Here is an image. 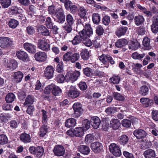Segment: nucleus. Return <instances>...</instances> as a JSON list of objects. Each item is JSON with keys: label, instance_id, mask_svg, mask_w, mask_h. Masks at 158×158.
I'll return each instance as SVG.
<instances>
[{"label": "nucleus", "instance_id": "obj_21", "mask_svg": "<svg viewBox=\"0 0 158 158\" xmlns=\"http://www.w3.org/2000/svg\"><path fill=\"white\" fill-rule=\"evenodd\" d=\"M127 27H122L118 28L115 32L116 35L118 37L125 35L127 30Z\"/></svg>", "mask_w": 158, "mask_h": 158}, {"label": "nucleus", "instance_id": "obj_3", "mask_svg": "<svg viewBox=\"0 0 158 158\" xmlns=\"http://www.w3.org/2000/svg\"><path fill=\"white\" fill-rule=\"evenodd\" d=\"M80 75L79 71H75L74 72H68L65 76V80L67 81L73 82L76 81Z\"/></svg>", "mask_w": 158, "mask_h": 158}, {"label": "nucleus", "instance_id": "obj_48", "mask_svg": "<svg viewBox=\"0 0 158 158\" xmlns=\"http://www.w3.org/2000/svg\"><path fill=\"white\" fill-rule=\"evenodd\" d=\"M47 126L44 125L42 126L40 128L39 135L40 137H43L47 132Z\"/></svg>", "mask_w": 158, "mask_h": 158}, {"label": "nucleus", "instance_id": "obj_58", "mask_svg": "<svg viewBox=\"0 0 158 158\" xmlns=\"http://www.w3.org/2000/svg\"><path fill=\"white\" fill-rule=\"evenodd\" d=\"M65 79V77H64V75L61 74L58 75L56 77V81L59 83H63Z\"/></svg>", "mask_w": 158, "mask_h": 158}, {"label": "nucleus", "instance_id": "obj_29", "mask_svg": "<svg viewBox=\"0 0 158 158\" xmlns=\"http://www.w3.org/2000/svg\"><path fill=\"white\" fill-rule=\"evenodd\" d=\"M128 44L127 40L125 39H121L117 40L115 44V46L118 48H122L126 46Z\"/></svg>", "mask_w": 158, "mask_h": 158}, {"label": "nucleus", "instance_id": "obj_19", "mask_svg": "<svg viewBox=\"0 0 158 158\" xmlns=\"http://www.w3.org/2000/svg\"><path fill=\"white\" fill-rule=\"evenodd\" d=\"M6 65L7 67L10 69H14L17 67V63L16 61L13 59L7 60Z\"/></svg>", "mask_w": 158, "mask_h": 158}, {"label": "nucleus", "instance_id": "obj_23", "mask_svg": "<svg viewBox=\"0 0 158 158\" xmlns=\"http://www.w3.org/2000/svg\"><path fill=\"white\" fill-rule=\"evenodd\" d=\"M143 155L145 158H153L156 156V153L154 150L149 149L144 151Z\"/></svg>", "mask_w": 158, "mask_h": 158}, {"label": "nucleus", "instance_id": "obj_57", "mask_svg": "<svg viewBox=\"0 0 158 158\" xmlns=\"http://www.w3.org/2000/svg\"><path fill=\"white\" fill-rule=\"evenodd\" d=\"M71 52H68L63 56V59L64 61L68 62L71 60Z\"/></svg>", "mask_w": 158, "mask_h": 158}, {"label": "nucleus", "instance_id": "obj_30", "mask_svg": "<svg viewBox=\"0 0 158 158\" xmlns=\"http://www.w3.org/2000/svg\"><path fill=\"white\" fill-rule=\"evenodd\" d=\"M76 124V120L74 118L68 119L65 122V126L68 127H74Z\"/></svg>", "mask_w": 158, "mask_h": 158}, {"label": "nucleus", "instance_id": "obj_7", "mask_svg": "<svg viewBox=\"0 0 158 158\" xmlns=\"http://www.w3.org/2000/svg\"><path fill=\"white\" fill-rule=\"evenodd\" d=\"M110 152L116 156H120L121 152L119 147L115 143H112L109 146Z\"/></svg>", "mask_w": 158, "mask_h": 158}, {"label": "nucleus", "instance_id": "obj_31", "mask_svg": "<svg viewBox=\"0 0 158 158\" xmlns=\"http://www.w3.org/2000/svg\"><path fill=\"white\" fill-rule=\"evenodd\" d=\"M44 149L43 147L39 146L36 147V151L34 155L37 157L40 158L43 154Z\"/></svg>", "mask_w": 158, "mask_h": 158}, {"label": "nucleus", "instance_id": "obj_45", "mask_svg": "<svg viewBox=\"0 0 158 158\" xmlns=\"http://www.w3.org/2000/svg\"><path fill=\"white\" fill-rule=\"evenodd\" d=\"M128 137L125 135H123L120 137L119 141L123 145L125 144L128 141Z\"/></svg>", "mask_w": 158, "mask_h": 158}, {"label": "nucleus", "instance_id": "obj_32", "mask_svg": "<svg viewBox=\"0 0 158 158\" xmlns=\"http://www.w3.org/2000/svg\"><path fill=\"white\" fill-rule=\"evenodd\" d=\"M15 98L14 94L10 93H8L5 97V100L8 103H10L14 101Z\"/></svg>", "mask_w": 158, "mask_h": 158}, {"label": "nucleus", "instance_id": "obj_41", "mask_svg": "<svg viewBox=\"0 0 158 158\" xmlns=\"http://www.w3.org/2000/svg\"><path fill=\"white\" fill-rule=\"evenodd\" d=\"M148 87L145 85L142 86L140 88L139 94L143 96H145L147 95L148 92Z\"/></svg>", "mask_w": 158, "mask_h": 158}, {"label": "nucleus", "instance_id": "obj_22", "mask_svg": "<svg viewBox=\"0 0 158 158\" xmlns=\"http://www.w3.org/2000/svg\"><path fill=\"white\" fill-rule=\"evenodd\" d=\"M78 150L81 153L85 155H88L90 152V149L89 147L84 145H81L79 146Z\"/></svg>", "mask_w": 158, "mask_h": 158}, {"label": "nucleus", "instance_id": "obj_60", "mask_svg": "<svg viewBox=\"0 0 158 158\" xmlns=\"http://www.w3.org/2000/svg\"><path fill=\"white\" fill-rule=\"evenodd\" d=\"M81 38L82 39L83 42L85 45L87 47L91 46L92 45V42L88 38Z\"/></svg>", "mask_w": 158, "mask_h": 158}, {"label": "nucleus", "instance_id": "obj_10", "mask_svg": "<svg viewBox=\"0 0 158 158\" xmlns=\"http://www.w3.org/2000/svg\"><path fill=\"white\" fill-rule=\"evenodd\" d=\"M73 108L74 111V115L75 117H78L80 116L82 111L81 105L79 103H75L73 106Z\"/></svg>", "mask_w": 158, "mask_h": 158}, {"label": "nucleus", "instance_id": "obj_64", "mask_svg": "<svg viewBox=\"0 0 158 158\" xmlns=\"http://www.w3.org/2000/svg\"><path fill=\"white\" fill-rule=\"evenodd\" d=\"M152 114V118L155 121H158V111L156 110H153Z\"/></svg>", "mask_w": 158, "mask_h": 158}, {"label": "nucleus", "instance_id": "obj_56", "mask_svg": "<svg viewBox=\"0 0 158 158\" xmlns=\"http://www.w3.org/2000/svg\"><path fill=\"white\" fill-rule=\"evenodd\" d=\"M83 127L85 128V130H87L89 129L90 127V123L89 121L85 119L82 121Z\"/></svg>", "mask_w": 158, "mask_h": 158}, {"label": "nucleus", "instance_id": "obj_28", "mask_svg": "<svg viewBox=\"0 0 158 158\" xmlns=\"http://www.w3.org/2000/svg\"><path fill=\"white\" fill-rule=\"evenodd\" d=\"M144 20L143 17L141 15L135 16L134 18L135 24L138 26L142 25L144 22Z\"/></svg>", "mask_w": 158, "mask_h": 158}, {"label": "nucleus", "instance_id": "obj_27", "mask_svg": "<svg viewBox=\"0 0 158 158\" xmlns=\"http://www.w3.org/2000/svg\"><path fill=\"white\" fill-rule=\"evenodd\" d=\"M120 123L117 119H112L110 122V126L113 129L116 130L119 127Z\"/></svg>", "mask_w": 158, "mask_h": 158}, {"label": "nucleus", "instance_id": "obj_17", "mask_svg": "<svg viewBox=\"0 0 158 158\" xmlns=\"http://www.w3.org/2000/svg\"><path fill=\"white\" fill-rule=\"evenodd\" d=\"M134 136L138 139H142L144 138L146 135V132L142 129L135 130L133 133Z\"/></svg>", "mask_w": 158, "mask_h": 158}, {"label": "nucleus", "instance_id": "obj_43", "mask_svg": "<svg viewBox=\"0 0 158 158\" xmlns=\"http://www.w3.org/2000/svg\"><path fill=\"white\" fill-rule=\"evenodd\" d=\"M35 99L33 96L31 95H28L25 99L24 104L25 105L32 104L33 103Z\"/></svg>", "mask_w": 158, "mask_h": 158}, {"label": "nucleus", "instance_id": "obj_4", "mask_svg": "<svg viewBox=\"0 0 158 158\" xmlns=\"http://www.w3.org/2000/svg\"><path fill=\"white\" fill-rule=\"evenodd\" d=\"M12 41L10 38L5 37H0V47L3 48H8L12 45Z\"/></svg>", "mask_w": 158, "mask_h": 158}, {"label": "nucleus", "instance_id": "obj_2", "mask_svg": "<svg viewBox=\"0 0 158 158\" xmlns=\"http://www.w3.org/2000/svg\"><path fill=\"white\" fill-rule=\"evenodd\" d=\"M92 29L89 24H86L85 28L79 33L81 38H89L93 35Z\"/></svg>", "mask_w": 158, "mask_h": 158}, {"label": "nucleus", "instance_id": "obj_46", "mask_svg": "<svg viewBox=\"0 0 158 158\" xmlns=\"http://www.w3.org/2000/svg\"><path fill=\"white\" fill-rule=\"evenodd\" d=\"M94 136L91 134L87 135L85 137V142L86 143H88L94 141Z\"/></svg>", "mask_w": 158, "mask_h": 158}, {"label": "nucleus", "instance_id": "obj_11", "mask_svg": "<svg viewBox=\"0 0 158 158\" xmlns=\"http://www.w3.org/2000/svg\"><path fill=\"white\" fill-rule=\"evenodd\" d=\"M16 55L20 60L25 62L29 61V58L28 54L25 52L19 51L16 52Z\"/></svg>", "mask_w": 158, "mask_h": 158}, {"label": "nucleus", "instance_id": "obj_1", "mask_svg": "<svg viewBox=\"0 0 158 158\" xmlns=\"http://www.w3.org/2000/svg\"><path fill=\"white\" fill-rule=\"evenodd\" d=\"M84 129L82 127H77L75 129H70L66 132L67 135L71 137H81L84 134Z\"/></svg>", "mask_w": 158, "mask_h": 158}, {"label": "nucleus", "instance_id": "obj_33", "mask_svg": "<svg viewBox=\"0 0 158 158\" xmlns=\"http://www.w3.org/2000/svg\"><path fill=\"white\" fill-rule=\"evenodd\" d=\"M72 25L65 23L63 26L64 32L66 34L71 33L72 31Z\"/></svg>", "mask_w": 158, "mask_h": 158}, {"label": "nucleus", "instance_id": "obj_15", "mask_svg": "<svg viewBox=\"0 0 158 158\" xmlns=\"http://www.w3.org/2000/svg\"><path fill=\"white\" fill-rule=\"evenodd\" d=\"M14 81L16 83L20 82L23 77V74L20 71L14 73L12 75Z\"/></svg>", "mask_w": 158, "mask_h": 158}, {"label": "nucleus", "instance_id": "obj_44", "mask_svg": "<svg viewBox=\"0 0 158 158\" xmlns=\"http://www.w3.org/2000/svg\"><path fill=\"white\" fill-rule=\"evenodd\" d=\"M80 58V55L79 53H74L73 54L71 52L70 61L74 63L78 60Z\"/></svg>", "mask_w": 158, "mask_h": 158}, {"label": "nucleus", "instance_id": "obj_13", "mask_svg": "<svg viewBox=\"0 0 158 158\" xmlns=\"http://www.w3.org/2000/svg\"><path fill=\"white\" fill-rule=\"evenodd\" d=\"M54 152L55 154L58 156H62L64 153L65 150L63 146L57 145L54 149Z\"/></svg>", "mask_w": 158, "mask_h": 158}, {"label": "nucleus", "instance_id": "obj_36", "mask_svg": "<svg viewBox=\"0 0 158 158\" xmlns=\"http://www.w3.org/2000/svg\"><path fill=\"white\" fill-rule=\"evenodd\" d=\"M109 55L103 54L102 55L99 56L98 58L101 62L104 64L108 63V60Z\"/></svg>", "mask_w": 158, "mask_h": 158}, {"label": "nucleus", "instance_id": "obj_42", "mask_svg": "<svg viewBox=\"0 0 158 158\" xmlns=\"http://www.w3.org/2000/svg\"><path fill=\"white\" fill-rule=\"evenodd\" d=\"M0 3L2 7L6 8L10 5L11 0H0Z\"/></svg>", "mask_w": 158, "mask_h": 158}, {"label": "nucleus", "instance_id": "obj_35", "mask_svg": "<svg viewBox=\"0 0 158 158\" xmlns=\"http://www.w3.org/2000/svg\"><path fill=\"white\" fill-rule=\"evenodd\" d=\"M81 55L83 60H86L89 59V52L86 49H85L82 50L81 53Z\"/></svg>", "mask_w": 158, "mask_h": 158}, {"label": "nucleus", "instance_id": "obj_9", "mask_svg": "<svg viewBox=\"0 0 158 158\" xmlns=\"http://www.w3.org/2000/svg\"><path fill=\"white\" fill-rule=\"evenodd\" d=\"M102 144L98 142H95L91 144V148L95 153H98L101 152L103 149Z\"/></svg>", "mask_w": 158, "mask_h": 158}, {"label": "nucleus", "instance_id": "obj_55", "mask_svg": "<svg viewBox=\"0 0 158 158\" xmlns=\"http://www.w3.org/2000/svg\"><path fill=\"white\" fill-rule=\"evenodd\" d=\"M92 70L90 68L87 67L83 69V71L85 75L87 77H91L92 75Z\"/></svg>", "mask_w": 158, "mask_h": 158}, {"label": "nucleus", "instance_id": "obj_24", "mask_svg": "<svg viewBox=\"0 0 158 158\" xmlns=\"http://www.w3.org/2000/svg\"><path fill=\"white\" fill-rule=\"evenodd\" d=\"M51 89L52 93L55 96L59 95L61 93V89L57 86H56L54 84H52L50 85V89Z\"/></svg>", "mask_w": 158, "mask_h": 158}, {"label": "nucleus", "instance_id": "obj_52", "mask_svg": "<svg viewBox=\"0 0 158 158\" xmlns=\"http://www.w3.org/2000/svg\"><path fill=\"white\" fill-rule=\"evenodd\" d=\"M86 11V9L83 7H80L78 10V14L81 18H84L85 15Z\"/></svg>", "mask_w": 158, "mask_h": 158}, {"label": "nucleus", "instance_id": "obj_61", "mask_svg": "<svg viewBox=\"0 0 158 158\" xmlns=\"http://www.w3.org/2000/svg\"><path fill=\"white\" fill-rule=\"evenodd\" d=\"M104 29L102 27L101 25L98 26L96 28V33L98 35H101L104 33Z\"/></svg>", "mask_w": 158, "mask_h": 158}, {"label": "nucleus", "instance_id": "obj_18", "mask_svg": "<svg viewBox=\"0 0 158 158\" xmlns=\"http://www.w3.org/2000/svg\"><path fill=\"white\" fill-rule=\"evenodd\" d=\"M91 125L94 129H97L99 127L101 120L97 117L94 116L91 118Z\"/></svg>", "mask_w": 158, "mask_h": 158}, {"label": "nucleus", "instance_id": "obj_6", "mask_svg": "<svg viewBox=\"0 0 158 158\" xmlns=\"http://www.w3.org/2000/svg\"><path fill=\"white\" fill-rule=\"evenodd\" d=\"M38 46L41 49L45 51H48L49 45L47 43V41L45 38L40 39L38 40Z\"/></svg>", "mask_w": 158, "mask_h": 158}, {"label": "nucleus", "instance_id": "obj_47", "mask_svg": "<svg viewBox=\"0 0 158 158\" xmlns=\"http://www.w3.org/2000/svg\"><path fill=\"white\" fill-rule=\"evenodd\" d=\"M150 40L148 37H145L143 41V46L146 47V49H150Z\"/></svg>", "mask_w": 158, "mask_h": 158}, {"label": "nucleus", "instance_id": "obj_51", "mask_svg": "<svg viewBox=\"0 0 158 158\" xmlns=\"http://www.w3.org/2000/svg\"><path fill=\"white\" fill-rule=\"evenodd\" d=\"M82 40V39L80 35H76L74 37L72 41V43L74 45H76L80 43Z\"/></svg>", "mask_w": 158, "mask_h": 158}, {"label": "nucleus", "instance_id": "obj_12", "mask_svg": "<svg viewBox=\"0 0 158 158\" xmlns=\"http://www.w3.org/2000/svg\"><path fill=\"white\" fill-rule=\"evenodd\" d=\"M35 57L36 60L42 62L46 60L47 57L45 52H39L35 54Z\"/></svg>", "mask_w": 158, "mask_h": 158}, {"label": "nucleus", "instance_id": "obj_53", "mask_svg": "<svg viewBox=\"0 0 158 158\" xmlns=\"http://www.w3.org/2000/svg\"><path fill=\"white\" fill-rule=\"evenodd\" d=\"M7 138L4 134L0 135V144L3 145L7 143Z\"/></svg>", "mask_w": 158, "mask_h": 158}, {"label": "nucleus", "instance_id": "obj_20", "mask_svg": "<svg viewBox=\"0 0 158 158\" xmlns=\"http://www.w3.org/2000/svg\"><path fill=\"white\" fill-rule=\"evenodd\" d=\"M140 102L145 107H148L151 106L153 102V100L148 98H142L140 99Z\"/></svg>", "mask_w": 158, "mask_h": 158}, {"label": "nucleus", "instance_id": "obj_62", "mask_svg": "<svg viewBox=\"0 0 158 158\" xmlns=\"http://www.w3.org/2000/svg\"><path fill=\"white\" fill-rule=\"evenodd\" d=\"M63 63L61 61L58 63L57 66L56 70L57 72L59 73H62L63 71Z\"/></svg>", "mask_w": 158, "mask_h": 158}, {"label": "nucleus", "instance_id": "obj_38", "mask_svg": "<svg viewBox=\"0 0 158 158\" xmlns=\"http://www.w3.org/2000/svg\"><path fill=\"white\" fill-rule=\"evenodd\" d=\"M19 24L18 21L14 19H12L10 20L8 24L10 28L14 29Z\"/></svg>", "mask_w": 158, "mask_h": 158}, {"label": "nucleus", "instance_id": "obj_39", "mask_svg": "<svg viewBox=\"0 0 158 158\" xmlns=\"http://www.w3.org/2000/svg\"><path fill=\"white\" fill-rule=\"evenodd\" d=\"M8 13L10 15H16L18 13V8L16 6H13L9 8Z\"/></svg>", "mask_w": 158, "mask_h": 158}, {"label": "nucleus", "instance_id": "obj_5", "mask_svg": "<svg viewBox=\"0 0 158 158\" xmlns=\"http://www.w3.org/2000/svg\"><path fill=\"white\" fill-rule=\"evenodd\" d=\"M80 92L75 86L71 85L68 94L69 97L72 98H76L79 96Z\"/></svg>", "mask_w": 158, "mask_h": 158}, {"label": "nucleus", "instance_id": "obj_26", "mask_svg": "<svg viewBox=\"0 0 158 158\" xmlns=\"http://www.w3.org/2000/svg\"><path fill=\"white\" fill-rule=\"evenodd\" d=\"M37 30L39 34L43 35H48L49 34L48 30L43 25L38 27Z\"/></svg>", "mask_w": 158, "mask_h": 158}, {"label": "nucleus", "instance_id": "obj_50", "mask_svg": "<svg viewBox=\"0 0 158 158\" xmlns=\"http://www.w3.org/2000/svg\"><path fill=\"white\" fill-rule=\"evenodd\" d=\"M66 21L67 24L72 25L74 23V19L73 16L70 14L67 15L66 17Z\"/></svg>", "mask_w": 158, "mask_h": 158}, {"label": "nucleus", "instance_id": "obj_63", "mask_svg": "<svg viewBox=\"0 0 158 158\" xmlns=\"http://www.w3.org/2000/svg\"><path fill=\"white\" fill-rule=\"evenodd\" d=\"M78 86L81 90H85L87 88V85L86 83L83 81H81L79 83Z\"/></svg>", "mask_w": 158, "mask_h": 158}, {"label": "nucleus", "instance_id": "obj_14", "mask_svg": "<svg viewBox=\"0 0 158 158\" xmlns=\"http://www.w3.org/2000/svg\"><path fill=\"white\" fill-rule=\"evenodd\" d=\"M128 46L129 49L131 50H136L140 47L139 43L137 40H130Z\"/></svg>", "mask_w": 158, "mask_h": 158}, {"label": "nucleus", "instance_id": "obj_54", "mask_svg": "<svg viewBox=\"0 0 158 158\" xmlns=\"http://www.w3.org/2000/svg\"><path fill=\"white\" fill-rule=\"evenodd\" d=\"M118 108L115 107H109L105 110V112L107 114H109L114 113L118 111Z\"/></svg>", "mask_w": 158, "mask_h": 158}, {"label": "nucleus", "instance_id": "obj_37", "mask_svg": "<svg viewBox=\"0 0 158 158\" xmlns=\"http://www.w3.org/2000/svg\"><path fill=\"white\" fill-rule=\"evenodd\" d=\"M100 16L98 13H94L92 15V20L95 24H98L100 21Z\"/></svg>", "mask_w": 158, "mask_h": 158}, {"label": "nucleus", "instance_id": "obj_40", "mask_svg": "<svg viewBox=\"0 0 158 158\" xmlns=\"http://www.w3.org/2000/svg\"><path fill=\"white\" fill-rule=\"evenodd\" d=\"M145 55L144 53L139 54L137 52H135L132 54L131 57L134 59L140 60L143 58Z\"/></svg>", "mask_w": 158, "mask_h": 158}, {"label": "nucleus", "instance_id": "obj_34", "mask_svg": "<svg viewBox=\"0 0 158 158\" xmlns=\"http://www.w3.org/2000/svg\"><path fill=\"white\" fill-rule=\"evenodd\" d=\"M110 80L112 83L116 84L119 83L120 80V78L119 76L114 75L110 78Z\"/></svg>", "mask_w": 158, "mask_h": 158}, {"label": "nucleus", "instance_id": "obj_8", "mask_svg": "<svg viewBox=\"0 0 158 158\" xmlns=\"http://www.w3.org/2000/svg\"><path fill=\"white\" fill-rule=\"evenodd\" d=\"M55 15L60 23H62L64 22L65 16L64 15V11L63 9L61 8H58L56 10Z\"/></svg>", "mask_w": 158, "mask_h": 158}, {"label": "nucleus", "instance_id": "obj_16", "mask_svg": "<svg viewBox=\"0 0 158 158\" xmlns=\"http://www.w3.org/2000/svg\"><path fill=\"white\" fill-rule=\"evenodd\" d=\"M23 47L29 53H34L36 51L35 46L32 44L25 43L23 44Z\"/></svg>", "mask_w": 158, "mask_h": 158}, {"label": "nucleus", "instance_id": "obj_25", "mask_svg": "<svg viewBox=\"0 0 158 158\" xmlns=\"http://www.w3.org/2000/svg\"><path fill=\"white\" fill-rule=\"evenodd\" d=\"M19 138L20 140L24 143H29L31 141L30 135L28 134L25 133L20 135Z\"/></svg>", "mask_w": 158, "mask_h": 158}, {"label": "nucleus", "instance_id": "obj_59", "mask_svg": "<svg viewBox=\"0 0 158 158\" xmlns=\"http://www.w3.org/2000/svg\"><path fill=\"white\" fill-rule=\"evenodd\" d=\"M122 124L124 127H128L131 125V122L128 119H124L122 121Z\"/></svg>", "mask_w": 158, "mask_h": 158}, {"label": "nucleus", "instance_id": "obj_49", "mask_svg": "<svg viewBox=\"0 0 158 158\" xmlns=\"http://www.w3.org/2000/svg\"><path fill=\"white\" fill-rule=\"evenodd\" d=\"M113 94L114 98L117 100L123 101L124 99V97L118 93L114 92Z\"/></svg>", "mask_w": 158, "mask_h": 158}]
</instances>
